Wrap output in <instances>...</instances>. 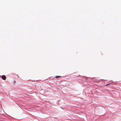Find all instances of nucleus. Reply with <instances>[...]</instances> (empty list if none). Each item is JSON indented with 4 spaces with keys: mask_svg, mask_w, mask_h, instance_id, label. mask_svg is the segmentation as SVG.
Instances as JSON below:
<instances>
[{
    "mask_svg": "<svg viewBox=\"0 0 121 121\" xmlns=\"http://www.w3.org/2000/svg\"><path fill=\"white\" fill-rule=\"evenodd\" d=\"M61 77V76H56L55 77V78H60Z\"/></svg>",
    "mask_w": 121,
    "mask_h": 121,
    "instance_id": "nucleus-2",
    "label": "nucleus"
},
{
    "mask_svg": "<svg viewBox=\"0 0 121 121\" xmlns=\"http://www.w3.org/2000/svg\"><path fill=\"white\" fill-rule=\"evenodd\" d=\"M14 82H15V81H14Z\"/></svg>",
    "mask_w": 121,
    "mask_h": 121,
    "instance_id": "nucleus-3",
    "label": "nucleus"
},
{
    "mask_svg": "<svg viewBox=\"0 0 121 121\" xmlns=\"http://www.w3.org/2000/svg\"><path fill=\"white\" fill-rule=\"evenodd\" d=\"M1 78L4 80H5L6 79V77L4 75H3L1 76Z\"/></svg>",
    "mask_w": 121,
    "mask_h": 121,
    "instance_id": "nucleus-1",
    "label": "nucleus"
},
{
    "mask_svg": "<svg viewBox=\"0 0 121 121\" xmlns=\"http://www.w3.org/2000/svg\"><path fill=\"white\" fill-rule=\"evenodd\" d=\"M108 85V84H107L106 85Z\"/></svg>",
    "mask_w": 121,
    "mask_h": 121,
    "instance_id": "nucleus-5",
    "label": "nucleus"
},
{
    "mask_svg": "<svg viewBox=\"0 0 121 121\" xmlns=\"http://www.w3.org/2000/svg\"><path fill=\"white\" fill-rule=\"evenodd\" d=\"M14 82H15V81H14Z\"/></svg>",
    "mask_w": 121,
    "mask_h": 121,
    "instance_id": "nucleus-4",
    "label": "nucleus"
}]
</instances>
